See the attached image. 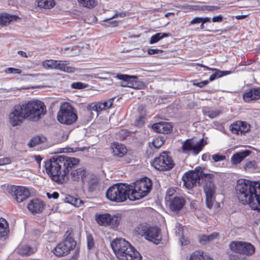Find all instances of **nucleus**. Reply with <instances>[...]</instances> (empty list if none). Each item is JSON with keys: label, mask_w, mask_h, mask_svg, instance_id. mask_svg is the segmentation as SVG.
<instances>
[{"label": "nucleus", "mask_w": 260, "mask_h": 260, "mask_svg": "<svg viewBox=\"0 0 260 260\" xmlns=\"http://www.w3.org/2000/svg\"><path fill=\"white\" fill-rule=\"evenodd\" d=\"M216 9H217L216 7H215V6H206V9L210 11H214V10H216Z\"/></svg>", "instance_id": "obj_62"}, {"label": "nucleus", "mask_w": 260, "mask_h": 260, "mask_svg": "<svg viewBox=\"0 0 260 260\" xmlns=\"http://www.w3.org/2000/svg\"><path fill=\"white\" fill-rule=\"evenodd\" d=\"M242 124H240V133L244 134L247 132L250 129V125L246 122L242 121Z\"/></svg>", "instance_id": "obj_44"}, {"label": "nucleus", "mask_w": 260, "mask_h": 260, "mask_svg": "<svg viewBox=\"0 0 260 260\" xmlns=\"http://www.w3.org/2000/svg\"><path fill=\"white\" fill-rule=\"evenodd\" d=\"M144 117L140 116L138 119H136L135 121V125L138 127H141L144 124Z\"/></svg>", "instance_id": "obj_49"}, {"label": "nucleus", "mask_w": 260, "mask_h": 260, "mask_svg": "<svg viewBox=\"0 0 260 260\" xmlns=\"http://www.w3.org/2000/svg\"><path fill=\"white\" fill-rule=\"evenodd\" d=\"M70 62L67 60H57L56 70L72 73L77 71V69L72 66H69Z\"/></svg>", "instance_id": "obj_24"}, {"label": "nucleus", "mask_w": 260, "mask_h": 260, "mask_svg": "<svg viewBox=\"0 0 260 260\" xmlns=\"http://www.w3.org/2000/svg\"><path fill=\"white\" fill-rule=\"evenodd\" d=\"M176 193V190L173 187L169 188L166 192V194L165 197V200L166 202H170L173 199L172 197Z\"/></svg>", "instance_id": "obj_42"}, {"label": "nucleus", "mask_w": 260, "mask_h": 260, "mask_svg": "<svg viewBox=\"0 0 260 260\" xmlns=\"http://www.w3.org/2000/svg\"><path fill=\"white\" fill-rule=\"evenodd\" d=\"M201 88L204 87L206 85H207L209 83V80H204L203 81L200 82Z\"/></svg>", "instance_id": "obj_60"}, {"label": "nucleus", "mask_w": 260, "mask_h": 260, "mask_svg": "<svg viewBox=\"0 0 260 260\" xmlns=\"http://www.w3.org/2000/svg\"><path fill=\"white\" fill-rule=\"evenodd\" d=\"M111 246L119 260H142L140 253L124 239H115Z\"/></svg>", "instance_id": "obj_4"}, {"label": "nucleus", "mask_w": 260, "mask_h": 260, "mask_svg": "<svg viewBox=\"0 0 260 260\" xmlns=\"http://www.w3.org/2000/svg\"><path fill=\"white\" fill-rule=\"evenodd\" d=\"M95 220L100 225L109 226L115 229L119 223L120 218L118 216H113L108 213H105L96 215Z\"/></svg>", "instance_id": "obj_16"}, {"label": "nucleus", "mask_w": 260, "mask_h": 260, "mask_svg": "<svg viewBox=\"0 0 260 260\" xmlns=\"http://www.w3.org/2000/svg\"><path fill=\"white\" fill-rule=\"evenodd\" d=\"M38 7L45 9L52 8L55 5L54 0H37Z\"/></svg>", "instance_id": "obj_31"}, {"label": "nucleus", "mask_w": 260, "mask_h": 260, "mask_svg": "<svg viewBox=\"0 0 260 260\" xmlns=\"http://www.w3.org/2000/svg\"><path fill=\"white\" fill-rule=\"evenodd\" d=\"M128 187L129 200L136 201L145 197L150 192L152 182L149 178L144 177L128 185Z\"/></svg>", "instance_id": "obj_5"}, {"label": "nucleus", "mask_w": 260, "mask_h": 260, "mask_svg": "<svg viewBox=\"0 0 260 260\" xmlns=\"http://www.w3.org/2000/svg\"><path fill=\"white\" fill-rule=\"evenodd\" d=\"M201 66L202 67L206 68L208 70L214 71L215 72H216V70H218V69L209 68V67H207L206 66L202 65V64L201 65Z\"/></svg>", "instance_id": "obj_63"}, {"label": "nucleus", "mask_w": 260, "mask_h": 260, "mask_svg": "<svg viewBox=\"0 0 260 260\" xmlns=\"http://www.w3.org/2000/svg\"><path fill=\"white\" fill-rule=\"evenodd\" d=\"M79 159L66 155L53 156L45 162L46 173L54 181L63 183L68 180L69 171L76 167Z\"/></svg>", "instance_id": "obj_1"}, {"label": "nucleus", "mask_w": 260, "mask_h": 260, "mask_svg": "<svg viewBox=\"0 0 260 260\" xmlns=\"http://www.w3.org/2000/svg\"><path fill=\"white\" fill-rule=\"evenodd\" d=\"M18 53L22 55V56H24L25 57H27V56L26 55V53L23 51H19Z\"/></svg>", "instance_id": "obj_64"}, {"label": "nucleus", "mask_w": 260, "mask_h": 260, "mask_svg": "<svg viewBox=\"0 0 260 260\" xmlns=\"http://www.w3.org/2000/svg\"><path fill=\"white\" fill-rule=\"evenodd\" d=\"M151 165L157 170L167 171L171 169L174 165L168 152H163L158 157L154 158Z\"/></svg>", "instance_id": "obj_12"}, {"label": "nucleus", "mask_w": 260, "mask_h": 260, "mask_svg": "<svg viewBox=\"0 0 260 260\" xmlns=\"http://www.w3.org/2000/svg\"><path fill=\"white\" fill-rule=\"evenodd\" d=\"M44 205L42 201L38 199L31 200L27 205L28 210L32 213H38L42 212Z\"/></svg>", "instance_id": "obj_23"}, {"label": "nucleus", "mask_w": 260, "mask_h": 260, "mask_svg": "<svg viewBox=\"0 0 260 260\" xmlns=\"http://www.w3.org/2000/svg\"><path fill=\"white\" fill-rule=\"evenodd\" d=\"M260 98V88H251L243 94V100L245 102L256 101Z\"/></svg>", "instance_id": "obj_20"}, {"label": "nucleus", "mask_w": 260, "mask_h": 260, "mask_svg": "<svg viewBox=\"0 0 260 260\" xmlns=\"http://www.w3.org/2000/svg\"><path fill=\"white\" fill-rule=\"evenodd\" d=\"M189 260H213V259L209 256L204 254L201 251H196L190 255Z\"/></svg>", "instance_id": "obj_28"}, {"label": "nucleus", "mask_w": 260, "mask_h": 260, "mask_svg": "<svg viewBox=\"0 0 260 260\" xmlns=\"http://www.w3.org/2000/svg\"><path fill=\"white\" fill-rule=\"evenodd\" d=\"M161 50L157 49H149L148 50V53L149 54L152 55L156 53H159L162 52Z\"/></svg>", "instance_id": "obj_55"}, {"label": "nucleus", "mask_w": 260, "mask_h": 260, "mask_svg": "<svg viewBox=\"0 0 260 260\" xmlns=\"http://www.w3.org/2000/svg\"><path fill=\"white\" fill-rule=\"evenodd\" d=\"M11 160L10 158L6 157L0 158V166H3L10 164Z\"/></svg>", "instance_id": "obj_54"}, {"label": "nucleus", "mask_w": 260, "mask_h": 260, "mask_svg": "<svg viewBox=\"0 0 260 260\" xmlns=\"http://www.w3.org/2000/svg\"><path fill=\"white\" fill-rule=\"evenodd\" d=\"M78 2L82 6L88 8H92L97 4L95 0H78Z\"/></svg>", "instance_id": "obj_36"}, {"label": "nucleus", "mask_w": 260, "mask_h": 260, "mask_svg": "<svg viewBox=\"0 0 260 260\" xmlns=\"http://www.w3.org/2000/svg\"><path fill=\"white\" fill-rule=\"evenodd\" d=\"M210 18L209 17H205V18H202V23H205L208 22H210Z\"/></svg>", "instance_id": "obj_61"}, {"label": "nucleus", "mask_w": 260, "mask_h": 260, "mask_svg": "<svg viewBox=\"0 0 260 260\" xmlns=\"http://www.w3.org/2000/svg\"><path fill=\"white\" fill-rule=\"evenodd\" d=\"M26 119L22 105H15L9 114V121L12 126L20 125Z\"/></svg>", "instance_id": "obj_14"}, {"label": "nucleus", "mask_w": 260, "mask_h": 260, "mask_svg": "<svg viewBox=\"0 0 260 260\" xmlns=\"http://www.w3.org/2000/svg\"><path fill=\"white\" fill-rule=\"evenodd\" d=\"M85 176V170L83 168H79L71 172L72 179L74 181L83 180Z\"/></svg>", "instance_id": "obj_29"}, {"label": "nucleus", "mask_w": 260, "mask_h": 260, "mask_svg": "<svg viewBox=\"0 0 260 260\" xmlns=\"http://www.w3.org/2000/svg\"><path fill=\"white\" fill-rule=\"evenodd\" d=\"M204 145L203 139L199 141L187 139L183 143L182 149L184 153H191L196 155L202 150Z\"/></svg>", "instance_id": "obj_15"}, {"label": "nucleus", "mask_w": 260, "mask_h": 260, "mask_svg": "<svg viewBox=\"0 0 260 260\" xmlns=\"http://www.w3.org/2000/svg\"><path fill=\"white\" fill-rule=\"evenodd\" d=\"M176 228L178 230H176V235H178L179 237H181L179 239L180 242L181 243L182 245H186L188 244V242L187 241H183V240L184 239V238L183 237V227L181 226V225L177 223L176 225Z\"/></svg>", "instance_id": "obj_37"}, {"label": "nucleus", "mask_w": 260, "mask_h": 260, "mask_svg": "<svg viewBox=\"0 0 260 260\" xmlns=\"http://www.w3.org/2000/svg\"><path fill=\"white\" fill-rule=\"evenodd\" d=\"M229 248L234 252L242 255H251L255 251L254 246L250 243L242 241H232Z\"/></svg>", "instance_id": "obj_13"}, {"label": "nucleus", "mask_w": 260, "mask_h": 260, "mask_svg": "<svg viewBox=\"0 0 260 260\" xmlns=\"http://www.w3.org/2000/svg\"><path fill=\"white\" fill-rule=\"evenodd\" d=\"M218 236L217 233H213L209 235H202L199 238V241L201 243L205 244L207 242H210L214 239H216Z\"/></svg>", "instance_id": "obj_32"}, {"label": "nucleus", "mask_w": 260, "mask_h": 260, "mask_svg": "<svg viewBox=\"0 0 260 260\" xmlns=\"http://www.w3.org/2000/svg\"><path fill=\"white\" fill-rule=\"evenodd\" d=\"M152 129L157 133L169 134L172 131V126L168 122H160L152 125Z\"/></svg>", "instance_id": "obj_21"}, {"label": "nucleus", "mask_w": 260, "mask_h": 260, "mask_svg": "<svg viewBox=\"0 0 260 260\" xmlns=\"http://www.w3.org/2000/svg\"><path fill=\"white\" fill-rule=\"evenodd\" d=\"M18 253L22 255H30L34 252L33 249L28 245H25L18 249Z\"/></svg>", "instance_id": "obj_38"}, {"label": "nucleus", "mask_w": 260, "mask_h": 260, "mask_svg": "<svg viewBox=\"0 0 260 260\" xmlns=\"http://www.w3.org/2000/svg\"><path fill=\"white\" fill-rule=\"evenodd\" d=\"M47 196L49 199H56L59 197V194L57 192L54 191L52 193L47 192Z\"/></svg>", "instance_id": "obj_53"}, {"label": "nucleus", "mask_w": 260, "mask_h": 260, "mask_svg": "<svg viewBox=\"0 0 260 260\" xmlns=\"http://www.w3.org/2000/svg\"><path fill=\"white\" fill-rule=\"evenodd\" d=\"M5 190L11 194L17 203L22 202L30 195L28 188L24 186L9 185L6 187Z\"/></svg>", "instance_id": "obj_11"}, {"label": "nucleus", "mask_w": 260, "mask_h": 260, "mask_svg": "<svg viewBox=\"0 0 260 260\" xmlns=\"http://www.w3.org/2000/svg\"><path fill=\"white\" fill-rule=\"evenodd\" d=\"M97 183V179H93V182L92 183L89 182V189L91 190H93V189H94L95 186L96 185Z\"/></svg>", "instance_id": "obj_57"}, {"label": "nucleus", "mask_w": 260, "mask_h": 260, "mask_svg": "<svg viewBox=\"0 0 260 260\" xmlns=\"http://www.w3.org/2000/svg\"><path fill=\"white\" fill-rule=\"evenodd\" d=\"M138 234L154 244H157L161 239L160 230L154 226H148L145 224H140L136 230Z\"/></svg>", "instance_id": "obj_10"}, {"label": "nucleus", "mask_w": 260, "mask_h": 260, "mask_svg": "<svg viewBox=\"0 0 260 260\" xmlns=\"http://www.w3.org/2000/svg\"><path fill=\"white\" fill-rule=\"evenodd\" d=\"M242 123V121H237L234 122L230 126V130L233 134H239L240 133V124H241Z\"/></svg>", "instance_id": "obj_39"}, {"label": "nucleus", "mask_w": 260, "mask_h": 260, "mask_svg": "<svg viewBox=\"0 0 260 260\" xmlns=\"http://www.w3.org/2000/svg\"><path fill=\"white\" fill-rule=\"evenodd\" d=\"M114 98H111L104 102L91 103L88 106V109L92 113L93 111L96 112V116H98L99 113L103 110L110 108L113 103Z\"/></svg>", "instance_id": "obj_17"}, {"label": "nucleus", "mask_w": 260, "mask_h": 260, "mask_svg": "<svg viewBox=\"0 0 260 260\" xmlns=\"http://www.w3.org/2000/svg\"><path fill=\"white\" fill-rule=\"evenodd\" d=\"M115 77L121 80L120 85L122 87H127L133 88H138V83L137 81L138 78L136 76L117 74Z\"/></svg>", "instance_id": "obj_18"}, {"label": "nucleus", "mask_w": 260, "mask_h": 260, "mask_svg": "<svg viewBox=\"0 0 260 260\" xmlns=\"http://www.w3.org/2000/svg\"><path fill=\"white\" fill-rule=\"evenodd\" d=\"M170 34L168 33H161L158 32L153 35L150 40L149 43L152 44L158 42L160 40L165 37H169Z\"/></svg>", "instance_id": "obj_34"}, {"label": "nucleus", "mask_w": 260, "mask_h": 260, "mask_svg": "<svg viewBox=\"0 0 260 260\" xmlns=\"http://www.w3.org/2000/svg\"><path fill=\"white\" fill-rule=\"evenodd\" d=\"M223 17L221 15L213 17L212 18V21L214 22H220L222 21Z\"/></svg>", "instance_id": "obj_56"}, {"label": "nucleus", "mask_w": 260, "mask_h": 260, "mask_svg": "<svg viewBox=\"0 0 260 260\" xmlns=\"http://www.w3.org/2000/svg\"><path fill=\"white\" fill-rule=\"evenodd\" d=\"M34 157L35 158L36 161L38 163L40 164L41 160H42V157L40 155H35Z\"/></svg>", "instance_id": "obj_59"}, {"label": "nucleus", "mask_w": 260, "mask_h": 260, "mask_svg": "<svg viewBox=\"0 0 260 260\" xmlns=\"http://www.w3.org/2000/svg\"><path fill=\"white\" fill-rule=\"evenodd\" d=\"M164 143V138L162 137H156L153 139L152 145L156 148H160Z\"/></svg>", "instance_id": "obj_41"}, {"label": "nucleus", "mask_w": 260, "mask_h": 260, "mask_svg": "<svg viewBox=\"0 0 260 260\" xmlns=\"http://www.w3.org/2000/svg\"><path fill=\"white\" fill-rule=\"evenodd\" d=\"M202 21V18L201 17H196L194 19H193L190 22V24L192 25L196 23H200Z\"/></svg>", "instance_id": "obj_58"}, {"label": "nucleus", "mask_w": 260, "mask_h": 260, "mask_svg": "<svg viewBox=\"0 0 260 260\" xmlns=\"http://www.w3.org/2000/svg\"><path fill=\"white\" fill-rule=\"evenodd\" d=\"M26 119L38 121L46 112V106L40 101L34 100L22 104Z\"/></svg>", "instance_id": "obj_6"}, {"label": "nucleus", "mask_w": 260, "mask_h": 260, "mask_svg": "<svg viewBox=\"0 0 260 260\" xmlns=\"http://www.w3.org/2000/svg\"><path fill=\"white\" fill-rule=\"evenodd\" d=\"M170 208L173 211H179L185 204V199L181 197H175L169 202Z\"/></svg>", "instance_id": "obj_22"}, {"label": "nucleus", "mask_w": 260, "mask_h": 260, "mask_svg": "<svg viewBox=\"0 0 260 260\" xmlns=\"http://www.w3.org/2000/svg\"><path fill=\"white\" fill-rule=\"evenodd\" d=\"M230 260H247L246 258H240L236 254H230L229 255Z\"/></svg>", "instance_id": "obj_52"}, {"label": "nucleus", "mask_w": 260, "mask_h": 260, "mask_svg": "<svg viewBox=\"0 0 260 260\" xmlns=\"http://www.w3.org/2000/svg\"><path fill=\"white\" fill-rule=\"evenodd\" d=\"M46 138L43 135H37L33 137L28 144L29 147H34L38 145L44 143L46 141Z\"/></svg>", "instance_id": "obj_27"}, {"label": "nucleus", "mask_w": 260, "mask_h": 260, "mask_svg": "<svg viewBox=\"0 0 260 260\" xmlns=\"http://www.w3.org/2000/svg\"><path fill=\"white\" fill-rule=\"evenodd\" d=\"M251 153L248 150L238 152L234 154L231 159V162L233 165L240 164L245 157L248 156Z\"/></svg>", "instance_id": "obj_25"}, {"label": "nucleus", "mask_w": 260, "mask_h": 260, "mask_svg": "<svg viewBox=\"0 0 260 260\" xmlns=\"http://www.w3.org/2000/svg\"><path fill=\"white\" fill-rule=\"evenodd\" d=\"M125 13L124 12H120V13H116L113 16H112L111 17H110L109 18L105 19L103 20L104 22L108 21V20H110L111 19H112L115 18L117 17H120L122 18L125 16Z\"/></svg>", "instance_id": "obj_48"}, {"label": "nucleus", "mask_w": 260, "mask_h": 260, "mask_svg": "<svg viewBox=\"0 0 260 260\" xmlns=\"http://www.w3.org/2000/svg\"><path fill=\"white\" fill-rule=\"evenodd\" d=\"M67 202L73 205L76 207H80L81 205L83 204V202L80 199L78 198H73L72 197H69L67 199Z\"/></svg>", "instance_id": "obj_40"}, {"label": "nucleus", "mask_w": 260, "mask_h": 260, "mask_svg": "<svg viewBox=\"0 0 260 260\" xmlns=\"http://www.w3.org/2000/svg\"><path fill=\"white\" fill-rule=\"evenodd\" d=\"M231 73V72L229 71H222L220 70H216V72L210 76L208 80L209 82L212 81L215 79L223 77V76L229 75Z\"/></svg>", "instance_id": "obj_33"}, {"label": "nucleus", "mask_w": 260, "mask_h": 260, "mask_svg": "<svg viewBox=\"0 0 260 260\" xmlns=\"http://www.w3.org/2000/svg\"><path fill=\"white\" fill-rule=\"evenodd\" d=\"M129 189L127 184H115L106 191L107 198L112 202L117 203L125 201L129 199Z\"/></svg>", "instance_id": "obj_7"}, {"label": "nucleus", "mask_w": 260, "mask_h": 260, "mask_svg": "<svg viewBox=\"0 0 260 260\" xmlns=\"http://www.w3.org/2000/svg\"><path fill=\"white\" fill-rule=\"evenodd\" d=\"M87 248L88 249H91L94 246V240L93 236L89 234H87L86 236Z\"/></svg>", "instance_id": "obj_43"}, {"label": "nucleus", "mask_w": 260, "mask_h": 260, "mask_svg": "<svg viewBox=\"0 0 260 260\" xmlns=\"http://www.w3.org/2000/svg\"><path fill=\"white\" fill-rule=\"evenodd\" d=\"M56 60L54 59H47L43 61L42 65L45 69H55L56 68Z\"/></svg>", "instance_id": "obj_35"}, {"label": "nucleus", "mask_w": 260, "mask_h": 260, "mask_svg": "<svg viewBox=\"0 0 260 260\" xmlns=\"http://www.w3.org/2000/svg\"><path fill=\"white\" fill-rule=\"evenodd\" d=\"M255 163L254 161H248L246 162L244 166V168L245 170L248 169H254L255 168Z\"/></svg>", "instance_id": "obj_51"}, {"label": "nucleus", "mask_w": 260, "mask_h": 260, "mask_svg": "<svg viewBox=\"0 0 260 260\" xmlns=\"http://www.w3.org/2000/svg\"><path fill=\"white\" fill-rule=\"evenodd\" d=\"M212 158L215 162H218L225 160L226 156L219 154H215L212 156Z\"/></svg>", "instance_id": "obj_45"}, {"label": "nucleus", "mask_w": 260, "mask_h": 260, "mask_svg": "<svg viewBox=\"0 0 260 260\" xmlns=\"http://www.w3.org/2000/svg\"><path fill=\"white\" fill-rule=\"evenodd\" d=\"M8 224L7 221L3 218H0V238L5 237L8 233Z\"/></svg>", "instance_id": "obj_30"}, {"label": "nucleus", "mask_w": 260, "mask_h": 260, "mask_svg": "<svg viewBox=\"0 0 260 260\" xmlns=\"http://www.w3.org/2000/svg\"><path fill=\"white\" fill-rule=\"evenodd\" d=\"M6 73L7 74H20L21 70L19 69L8 68L6 69Z\"/></svg>", "instance_id": "obj_46"}, {"label": "nucleus", "mask_w": 260, "mask_h": 260, "mask_svg": "<svg viewBox=\"0 0 260 260\" xmlns=\"http://www.w3.org/2000/svg\"><path fill=\"white\" fill-rule=\"evenodd\" d=\"M18 19H19V17L17 15L3 13L0 15V24L7 25L12 22L16 21Z\"/></svg>", "instance_id": "obj_26"}, {"label": "nucleus", "mask_w": 260, "mask_h": 260, "mask_svg": "<svg viewBox=\"0 0 260 260\" xmlns=\"http://www.w3.org/2000/svg\"><path fill=\"white\" fill-rule=\"evenodd\" d=\"M85 87V85L80 82H74L71 85V87L74 89H82Z\"/></svg>", "instance_id": "obj_47"}, {"label": "nucleus", "mask_w": 260, "mask_h": 260, "mask_svg": "<svg viewBox=\"0 0 260 260\" xmlns=\"http://www.w3.org/2000/svg\"><path fill=\"white\" fill-rule=\"evenodd\" d=\"M113 156L116 159L126 156L127 150L124 145L118 143H114L111 146Z\"/></svg>", "instance_id": "obj_19"}, {"label": "nucleus", "mask_w": 260, "mask_h": 260, "mask_svg": "<svg viewBox=\"0 0 260 260\" xmlns=\"http://www.w3.org/2000/svg\"><path fill=\"white\" fill-rule=\"evenodd\" d=\"M219 114V112L217 110H210L207 112V115L211 118H214L218 116Z\"/></svg>", "instance_id": "obj_50"}, {"label": "nucleus", "mask_w": 260, "mask_h": 260, "mask_svg": "<svg viewBox=\"0 0 260 260\" xmlns=\"http://www.w3.org/2000/svg\"><path fill=\"white\" fill-rule=\"evenodd\" d=\"M57 119L63 124L71 125L74 123L77 120L75 109L68 103L61 104L57 112Z\"/></svg>", "instance_id": "obj_9"}, {"label": "nucleus", "mask_w": 260, "mask_h": 260, "mask_svg": "<svg viewBox=\"0 0 260 260\" xmlns=\"http://www.w3.org/2000/svg\"><path fill=\"white\" fill-rule=\"evenodd\" d=\"M236 190L242 204H249L251 209L260 211V188L256 182L239 180Z\"/></svg>", "instance_id": "obj_3"}, {"label": "nucleus", "mask_w": 260, "mask_h": 260, "mask_svg": "<svg viewBox=\"0 0 260 260\" xmlns=\"http://www.w3.org/2000/svg\"><path fill=\"white\" fill-rule=\"evenodd\" d=\"M214 175L203 172L202 168L197 167L194 171L185 173L182 176L184 185L187 189H191L204 180L205 185L204 190L206 194V206L211 209L214 201L216 187L213 183Z\"/></svg>", "instance_id": "obj_2"}, {"label": "nucleus", "mask_w": 260, "mask_h": 260, "mask_svg": "<svg viewBox=\"0 0 260 260\" xmlns=\"http://www.w3.org/2000/svg\"><path fill=\"white\" fill-rule=\"evenodd\" d=\"M76 245V242L73 237L72 230L70 229L64 235V240L57 244L52 251L57 257L64 256L69 254Z\"/></svg>", "instance_id": "obj_8"}]
</instances>
